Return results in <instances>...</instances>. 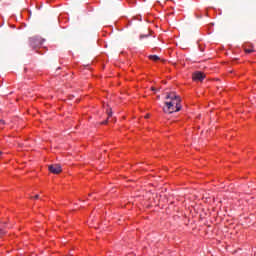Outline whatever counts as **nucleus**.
Returning a JSON list of instances; mask_svg holds the SVG:
<instances>
[{
    "label": "nucleus",
    "instance_id": "obj_1",
    "mask_svg": "<svg viewBox=\"0 0 256 256\" xmlns=\"http://www.w3.org/2000/svg\"><path fill=\"white\" fill-rule=\"evenodd\" d=\"M166 99H170V101L165 102L166 107L163 108L164 113H178L183 108L181 105V96L177 95V93H167Z\"/></svg>",
    "mask_w": 256,
    "mask_h": 256
},
{
    "label": "nucleus",
    "instance_id": "obj_14",
    "mask_svg": "<svg viewBox=\"0 0 256 256\" xmlns=\"http://www.w3.org/2000/svg\"><path fill=\"white\" fill-rule=\"evenodd\" d=\"M145 119H149V114H147V115L145 116Z\"/></svg>",
    "mask_w": 256,
    "mask_h": 256
},
{
    "label": "nucleus",
    "instance_id": "obj_4",
    "mask_svg": "<svg viewBox=\"0 0 256 256\" xmlns=\"http://www.w3.org/2000/svg\"><path fill=\"white\" fill-rule=\"evenodd\" d=\"M29 45L32 49H37V47H41V40L38 38L32 37L29 39Z\"/></svg>",
    "mask_w": 256,
    "mask_h": 256
},
{
    "label": "nucleus",
    "instance_id": "obj_5",
    "mask_svg": "<svg viewBox=\"0 0 256 256\" xmlns=\"http://www.w3.org/2000/svg\"><path fill=\"white\" fill-rule=\"evenodd\" d=\"M6 223H0V237H3L7 232L5 231Z\"/></svg>",
    "mask_w": 256,
    "mask_h": 256
},
{
    "label": "nucleus",
    "instance_id": "obj_16",
    "mask_svg": "<svg viewBox=\"0 0 256 256\" xmlns=\"http://www.w3.org/2000/svg\"><path fill=\"white\" fill-rule=\"evenodd\" d=\"M91 195H93V194H89V197H91Z\"/></svg>",
    "mask_w": 256,
    "mask_h": 256
},
{
    "label": "nucleus",
    "instance_id": "obj_8",
    "mask_svg": "<svg viewBox=\"0 0 256 256\" xmlns=\"http://www.w3.org/2000/svg\"><path fill=\"white\" fill-rule=\"evenodd\" d=\"M245 51V53H255V50L254 49H245L244 50Z\"/></svg>",
    "mask_w": 256,
    "mask_h": 256
},
{
    "label": "nucleus",
    "instance_id": "obj_7",
    "mask_svg": "<svg viewBox=\"0 0 256 256\" xmlns=\"http://www.w3.org/2000/svg\"><path fill=\"white\" fill-rule=\"evenodd\" d=\"M106 113H107V115H108V119H110V117H113V110H112L111 108H108V109L106 110Z\"/></svg>",
    "mask_w": 256,
    "mask_h": 256
},
{
    "label": "nucleus",
    "instance_id": "obj_13",
    "mask_svg": "<svg viewBox=\"0 0 256 256\" xmlns=\"http://www.w3.org/2000/svg\"><path fill=\"white\" fill-rule=\"evenodd\" d=\"M151 91H157L155 87H151Z\"/></svg>",
    "mask_w": 256,
    "mask_h": 256
},
{
    "label": "nucleus",
    "instance_id": "obj_2",
    "mask_svg": "<svg viewBox=\"0 0 256 256\" xmlns=\"http://www.w3.org/2000/svg\"><path fill=\"white\" fill-rule=\"evenodd\" d=\"M48 171H50V173H53L54 175H59V173H61L63 169L61 168L60 164H52L48 166Z\"/></svg>",
    "mask_w": 256,
    "mask_h": 256
},
{
    "label": "nucleus",
    "instance_id": "obj_11",
    "mask_svg": "<svg viewBox=\"0 0 256 256\" xmlns=\"http://www.w3.org/2000/svg\"><path fill=\"white\" fill-rule=\"evenodd\" d=\"M107 123H108V120H105V121H103L101 124H102V125H107Z\"/></svg>",
    "mask_w": 256,
    "mask_h": 256
},
{
    "label": "nucleus",
    "instance_id": "obj_6",
    "mask_svg": "<svg viewBox=\"0 0 256 256\" xmlns=\"http://www.w3.org/2000/svg\"><path fill=\"white\" fill-rule=\"evenodd\" d=\"M148 58L150 59V61H160L161 58H159V56L157 55H150L148 56Z\"/></svg>",
    "mask_w": 256,
    "mask_h": 256
},
{
    "label": "nucleus",
    "instance_id": "obj_15",
    "mask_svg": "<svg viewBox=\"0 0 256 256\" xmlns=\"http://www.w3.org/2000/svg\"><path fill=\"white\" fill-rule=\"evenodd\" d=\"M3 155V152L2 151H0V156H2Z\"/></svg>",
    "mask_w": 256,
    "mask_h": 256
},
{
    "label": "nucleus",
    "instance_id": "obj_12",
    "mask_svg": "<svg viewBox=\"0 0 256 256\" xmlns=\"http://www.w3.org/2000/svg\"><path fill=\"white\" fill-rule=\"evenodd\" d=\"M0 123H1L2 125H5V120H0Z\"/></svg>",
    "mask_w": 256,
    "mask_h": 256
},
{
    "label": "nucleus",
    "instance_id": "obj_10",
    "mask_svg": "<svg viewBox=\"0 0 256 256\" xmlns=\"http://www.w3.org/2000/svg\"><path fill=\"white\" fill-rule=\"evenodd\" d=\"M31 199H39V194H36L34 197H31Z\"/></svg>",
    "mask_w": 256,
    "mask_h": 256
},
{
    "label": "nucleus",
    "instance_id": "obj_3",
    "mask_svg": "<svg viewBox=\"0 0 256 256\" xmlns=\"http://www.w3.org/2000/svg\"><path fill=\"white\" fill-rule=\"evenodd\" d=\"M205 73L201 72V71H196L192 74V79L193 81H200L202 82L205 79Z\"/></svg>",
    "mask_w": 256,
    "mask_h": 256
},
{
    "label": "nucleus",
    "instance_id": "obj_9",
    "mask_svg": "<svg viewBox=\"0 0 256 256\" xmlns=\"http://www.w3.org/2000/svg\"><path fill=\"white\" fill-rule=\"evenodd\" d=\"M145 37H149V35H140V39H145Z\"/></svg>",
    "mask_w": 256,
    "mask_h": 256
}]
</instances>
